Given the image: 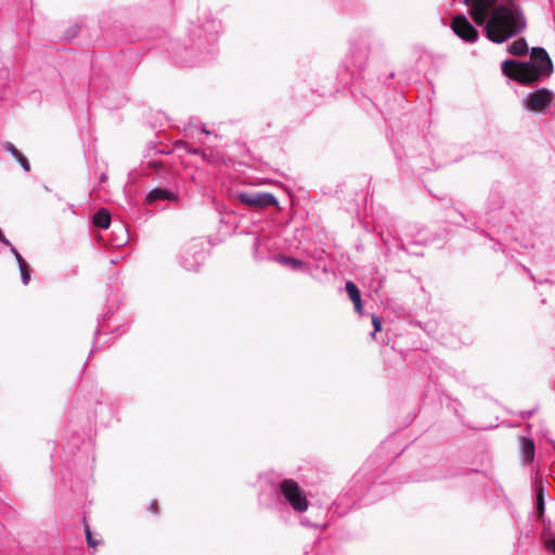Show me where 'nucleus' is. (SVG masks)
Returning a JSON list of instances; mask_svg holds the SVG:
<instances>
[{"mask_svg": "<svg viewBox=\"0 0 555 555\" xmlns=\"http://www.w3.org/2000/svg\"><path fill=\"white\" fill-rule=\"evenodd\" d=\"M488 40L503 43L522 33L526 17L517 0H463Z\"/></svg>", "mask_w": 555, "mask_h": 555, "instance_id": "nucleus-1", "label": "nucleus"}, {"mask_svg": "<svg viewBox=\"0 0 555 555\" xmlns=\"http://www.w3.org/2000/svg\"><path fill=\"white\" fill-rule=\"evenodd\" d=\"M501 70L505 77L522 86H531L548 78L554 70V66L544 48L533 47L530 50V60L506 59L501 63Z\"/></svg>", "mask_w": 555, "mask_h": 555, "instance_id": "nucleus-2", "label": "nucleus"}, {"mask_svg": "<svg viewBox=\"0 0 555 555\" xmlns=\"http://www.w3.org/2000/svg\"><path fill=\"white\" fill-rule=\"evenodd\" d=\"M272 496L266 500V494L259 495L261 506L284 518V515L292 509L296 514L305 513L310 503L305 489L294 479L284 478L272 487Z\"/></svg>", "mask_w": 555, "mask_h": 555, "instance_id": "nucleus-3", "label": "nucleus"}, {"mask_svg": "<svg viewBox=\"0 0 555 555\" xmlns=\"http://www.w3.org/2000/svg\"><path fill=\"white\" fill-rule=\"evenodd\" d=\"M220 31L221 22L215 18H208L190 30L192 40L190 53H198L196 63L206 62L215 55Z\"/></svg>", "mask_w": 555, "mask_h": 555, "instance_id": "nucleus-4", "label": "nucleus"}, {"mask_svg": "<svg viewBox=\"0 0 555 555\" xmlns=\"http://www.w3.org/2000/svg\"><path fill=\"white\" fill-rule=\"evenodd\" d=\"M373 35L370 31L361 33L350 42V50L344 61V66L350 73L352 80H360L366 68Z\"/></svg>", "mask_w": 555, "mask_h": 555, "instance_id": "nucleus-5", "label": "nucleus"}, {"mask_svg": "<svg viewBox=\"0 0 555 555\" xmlns=\"http://www.w3.org/2000/svg\"><path fill=\"white\" fill-rule=\"evenodd\" d=\"M205 260L206 249L202 238H192L182 246L179 254V262L188 271H198Z\"/></svg>", "mask_w": 555, "mask_h": 555, "instance_id": "nucleus-6", "label": "nucleus"}, {"mask_svg": "<svg viewBox=\"0 0 555 555\" xmlns=\"http://www.w3.org/2000/svg\"><path fill=\"white\" fill-rule=\"evenodd\" d=\"M555 101V93L545 87L528 92L522 99V107L530 113L547 114Z\"/></svg>", "mask_w": 555, "mask_h": 555, "instance_id": "nucleus-7", "label": "nucleus"}, {"mask_svg": "<svg viewBox=\"0 0 555 555\" xmlns=\"http://www.w3.org/2000/svg\"><path fill=\"white\" fill-rule=\"evenodd\" d=\"M234 198L240 201L242 204L255 209L280 207L276 196L270 192L243 191L235 193Z\"/></svg>", "mask_w": 555, "mask_h": 555, "instance_id": "nucleus-8", "label": "nucleus"}, {"mask_svg": "<svg viewBox=\"0 0 555 555\" xmlns=\"http://www.w3.org/2000/svg\"><path fill=\"white\" fill-rule=\"evenodd\" d=\"M451 29L461 40L467 43H474L479 39L477 28L464 14H459L453 17Z\"/></svg>", "mask_w": 555, "mask_h": 555, "instance_id": "nucleus-9", "label": "nucleus"}, {"mask_svg": "<svg viewBox=\"0 0 555 555\" xmlns=\"http://www.w3.org/2000/svg\"><path fill=\"white\" fill-rule=\"evenodd\" d=\"M94 416L104 426L111 425L115 418L113 401L106 399L103 393H101L100 399L96 401Z\"/></svg>", "mask_w": 555, "mask_h": 555, "instance_id": "nucleus-10", "label": "nucleus"}, {"mask_svg": "<svg viewBox=\"0 0 555 555\" xmlns=\"http://www.w3.org/2000/svg\"><path fill=\"white\" fill-rule=\"evenodd\" d=\"M251 249L253 258L257 262L272 261L271 258L275 255L271 253V242L268 236H254Z\"/></svg>", "mask_w": 555, "mask_h": 555, "instance_id": "nucleus-11", "label": "nucleus"}, {"mask_svg": "<svg viewBox=\"0 0 555 555\" xmlns=\"http://www.w3.org/2000/svg\"><path fill=\"white\" fill-rule=\"evenodd\" d=\"M272 262H276L285 268H288L292 271H300L313 276V272L311 267L306 263L304 260L284 255V254H275L272 256Z\"/></svg>", "mask_w": 555, "mask_h": 555, "instance_id": "nucleus-12", "label": "nucleus"}, {"mask_svg": "<svg viewBox=\"0 0 555 555\" xmlns=\"http://www.w3.org/2000/svg\"><path fill=\"white\" fill-rule=\"evenodd\" d=\"M143 166V172L146 176H152V172H149L147 169L155 171V177H153V180H160L162 182H169L172 180V173L171 171L160 162L157 159H147L142 163Z\"/></svg>", "mask_w": 555, "mask_h": 555, "instance_id": "nucleus-13", "label": "nucleus"}, {"mask_svg": "<svg viewBox=\"0 0 555 555\" xmlns=\"http://www.w3.org/2000/svg\"><path fill=\"white\" fill-rule=\"evenodd\" d=\"M178 193L171 191L167 186H156L149 191L145 195V202L149 205H153L157 202H178Z\"/></svg>", "mask_w": 555, "mask_h": 555, "instance_id": "nucleus-14", "label": "nucleus"}, {"mask_svg": "<svg viewBox=\"0 0 555 555\" xmlns=\"http://www.w3.org/2000/svg\"><path fill=\"white\" fill-rule=\"evenodd\" d=\"M534 508L538 519L541 521L543 519H546L544 517L545 513V487L542 482V480H535L534 481Z\"/></svg>", "mask_w": 555, "mask_h": 555, "instance_id": "nucleus-15", "label": "nucleus"}, {"mask_svg": "<svg viewBox=\"0 0 555 555\" xmlns=\"http://www.w3.org/2000/svg\"><path fill=\"white\" fill-rule=\"evenodd\" d=\"M543 525L541 538L544 546L555 553V525L550 519L541 520Z\"/></svg>", "mask_w": 555, "mask_h": 555, "instance_id": "nucleus-16", "label": "nucleus"}, {"mask_svg": "<svg viewBox=\"0 0 555 555\" xmlns=\"http://www.w3.org/2000/svg\"><path fill=\"white\" fill-rule=\"evenodd\" d=\"M346 293L350 300L354 305V310L358 313H362L363 305H362V297L361 292L359 287L353 283L352 281H347L345 285Z\"/></svg>", "mask_w": 555, "mask_h": 555, "instance_id": "nucleus-17", "label": "nucleus"}, {"mask_svg": "<svg viewBox=\"0 0 555 555\" xmlns=\"http://www.w3.org/2000/svg\"><path fill=\"white\" fill-rule=\"evenodd\" d=\"M392 240H393V242L391 243L392 247H395L399 250H402L409 255L423 256L420 245L416 244L415 242H410L406 244L400 237L399 238L393 237Z\"/></svg>", "mask_w": 555, "mask_h": 555, "instance_id": "nucleus-18", "label": "nucleus"}, {"mask_svg": "<svg viewBox=\"0 0 555 555\" xmlns=\"http://www.w3.org/2000/svg\"><path fill=\"white\" fill-rule=\"evenodd\" d=\"M4 150L12 155L26 172L30 171V164L27 157L13 143L5 142Z\"/></svg>", "mask_w": 555, "mask_h": 555, "instance_id": "nucleus-19", "label": "nucleus"}, {"mask_svg": "<svg viewBox=\"0 0 555 555\" xmlns=\"http://www.w3.org/2000/svg\"><path fill=\"white\" fill-rule=\"evenodd\" d=\"M520 450L522 455V461L527 464L534 460L535 448L534 442L530 438L521 437L520 438Z\"/></svg>", "mask_w": 555, "mask_h": 555, "instance_id": "nucleus-20", "label": "nucleus"}, {"mask_svg": "<svg viewBox=\"0 0 555 555\" xmlns=\"http://www.w3.org/2000/svg\"><path fill=\"white\" fill-rule=\"evenodd\" d=\"M111 222V214L105 208L99 209L92 217V223L98 229L106 230L109 228Z\"/></svg>", "mask_w": 555, "mask_h": 555, "instance_id": "nucleus-21", "label": "nucleus"}, {"mask_svg": "<svg viewBox=\"0 0 555 555\" xmlns=\"http://www.w3.org/2000/svg\"><path fill=\"white\" fill-rule=\"evenodd\" d=\"M507 52L515 56H524L528 53V43L525 38H518L506 48Z\"/></svg>", "mask_w": 555, "mask_h": 555, "instance_id": "nucleus-22", "label": "nucleus"}, {"mask_svg": "<svg viewBox=\"0 0 555 555\" xmlns=\"http://www.w3.org/2000/svg\"><path fill=\"white\" fill-rule=\"evenodd\" d=\"M402 150H403V154L404 156L410 160L409 163V166L413 169V170H422V169H427V167L423 166L421 164V160L418 159V157H414L411 152H410V149L406 147L405 144L402 145Z\"/></svg>", "mask_w": 555, "mask_h": 555, "instance_id": "nucleus-23", "label": "nucleus"}, {"mask_svg": "<svg viewBox=\"0 0 555 555\" xmlns=\"http://www.w3.org/2000/svg\"><path fill=\"white\" fill-rule=\"evenodd\" d=\"M488 206L491 210L499 209L503 206V196L498 191H491L489 199H488Z\"/></svg>", "mask_w": 555, "mask_h": 555, "instance_id": "nucleus-24", "label": "nucleus"}, {"mask_svg": "<svg viewBox=\"0 0 555 555\" xmlns=\"http://www.w3.org/2000/svg\"><path fill=\"white\" fill-rule=\"evenodd\" d=\"M17 264L21 273L22 283L24 285H27L30 281L31 269L26 260H22Z\"/></svg>", "mask_w": 555, "mask_h": 555, "instance_id": "nucleus-25", "label": "nucleus"}, {"mask_svg": "<svg viewBox=\"0 0 555 555\" xmlns=\"http://www.w3.org/2000/svg\"><path fill=\"white\" fill-rule=\"evenodd\" d=\"M180 144H181V146H183L185 149V151L189 154L199 155L203 159L206 158V154L203 150L197 149V147H192L188 142H181Z\"/></svg>", "mask_w": 555, "mask_h": 555, "instance_id": "nucleus-26", "label": "nucleus"}, {"mask_svg": "<svg viewBox=\"0 0 555 555\" xmlns=\"http://www.w3.org/2000/svg\"><path fill=\"white\" fill-rule=\"evenodd\" d=\"M85 533H86L87 544L90 547H95L99 544V541L93 539L90 526L88 524L85 525Z\"/></svg>", "mask_w": 555, "mask_h": 555, "instance_id": "nucleus-27", "label": "nucleus"}, {"mask_svg": "<svg viewBox=\"0 0 555 555\" xmlns=\"http://www.w3.org/2000/svg\"><path fill=\"white\" fill-rule=\"evenodd\" d=\"M372 324H373L374 330L371 333V337L374 338L376 333L382 331V322H380L379 318L375 314H372Z\"/></svg>", "mask_w": 555, "mask_h": 555, "instance_id": "nucleus-28", "label": "nucleus"}, {"mask_svg": "<svg viewBox=\"0 0 555 555\" xmlns=\"http://www.w3.org/2000/svg\"><path fill=\"white\" fill-rule=\"evenodd\" d=\"M106 317H103V321H99V324H98V327L94 332V340H93V346L90 350V354L93 353L94 351L99 350V347H95V340H96V337L101 331V328L104 326L103 322L105 321Z\"/></svg>", "mask_w": 555, "mask_h": 555, "instance_id": "nucleus-29", "label": "nucleus"}, {"mask_svg": "<svg viewBox=\"0 0 555 555\" xmlns=\"http://www.w3.org/2000/svg\"><path fill=\"white\" fill-rule=\"evenodd\" d=\"M300 524L302 526H305V527H310V528H322V527H324L321 524H317V522L310 521L307 517H301L300 518Z\"/></svg>", "mask_w": 555, "mask_h": 555, "instance_id": "nucleus-30", "label": "nucleus"}, {"mask_svg": "<svg viewBox=\"0 0 555 555\" xmlns=\"http://www.w3.org/2000/svg\"><path fill=\"white\" fill-rule=\"evenodd\" d=\"M7 246L10 248V251L14 256L17 263H20V261H22V260H25L23 258V256L21 255V253L16 249L15 246H13L12 243H11V245H7Z\"/></svg>", "mask_w": 555, "mask_h": 555, "instance_id": "nucleus-31", "label": "nucleus"}, {"mask_svg": "<svg viewBox=\"0 0 555 555\" xmlns=\"http://www.w3.org/2000/svg\"><path fill=\"white\" fill-rule=\"evenodd\" d=\"M459 214L465 222H469V225H467L468 229H472L474 231H479V225L476 222H470V219L465 214L460 212V211H459Z\"/></svg>", "mask_w": 555, "mask_h": 555, "instance_id": "nucleus-32", "label": "nucleus"}, {"mask_svg": "<svg viewBox=\"0 0 555 555\" xmlns=\"http://www.w3.org/2000/svg\"><path fill=\"white\" fill-rule=\"evenodd\" d=\"M535 411H537V408H533L528 411H520L519 416L521 420H527V418L531 417L535 413Z\"/></svg>", "mask_w": 555, "mask_h": 555, "instance_id": "nucleus-33", "label": "nucleus"}, {"mask_svg": "<svg viewBox=\"0 0 555 555\" xmlns=\"http://www.w3.org/2000/svg\"><path fill=\"white\" fill-rule=\"evenodd\" d=\"M364 469H365V468H362L361 470H359V472L356 474V476H354V477H353V479H352V483H356V482H358V481H360V480H361V478L364 476Z\"/></svg>", "mask_w": 555, "mask_h": 555, "instance_id": "nucleus-34", "label": "nucleus"}, {"mask_svg": "<svg viewBox=\"0 0 555 555\" xmlns=\"http://www.w3.org/2000/svg\"><path fill=\"white\" fill-rule=\"evenodd\" d=\"M382 485H383V482H376V481H373V482H371V485H370V489H369V490H370V491H372V492H374V493H376V492H377L378 487H380Z\"/></svg>", "mask_w": 555, "mask_h": 555, "instance_id": "nucleus-35", "label": "nucleus"}, {"mask_svg": "<svg viewBox=\"0 0 555 555\" xmlns=\"http://www.w3.org/2000/svg\"><path fill=\"white\" fill-rule=\"evenodd\" d=\"M157 508H158L157 502L156 501H152L151 504H150V511L153 514H157Z\"/></svg>", "mask_w": 555, "mask_h": 555, "instance_id": "nucleus-36", "label": "nucleus"}, {"mask_svg": "<svg viewBox=\"0 0 555 555\" xmlns=\"http://www.w3.org/2000/svg\"><path fill=\"white\" fill-rule=\"evenodd\" d=\"M382 240L385 243V245H387V246L390 245L388 234H386L385 232L382 233Z\"/></svg>", "mask_w": 555, "mask_h": 555, "instance_id": "nucleus-37", "label": "nucleus"}, {"mask_svg": "<svg viewBox=\"0 0 555 555\" xmlns=\"http://www.w3.org/2000/svg\"><path fill=\"white\" fill-rule=\"evenodd\" d=\"M76 33H77V31H76V28H70V29L68 30V33L66 34V37H67V38L75 37Z\"/></svg>", "mask_w": 555, "mask_h": 555, "instance_id": "nucleus-38", "label": "nucleus"}, {"mask_svg": "<svg viewBox=\"0 0 555 555\" xmlns=\"http://www.w3.org/2000/svg\"><path fill=\"white\" fill-rule=\"evenodd\" d=\"M393 152H395L397 158L401 162L402 160V156H401L400 152L395 146H393Z\"/></svg>", "mask_w": 555, "mask_h": 555, "instance_id": "nucleus-39", "label": "nucleus"}, {"mask_svg": "<svg viewBox=\"0 0 555 555\" xmlns=\"http://www.w3.org/2000/svg\"><path fill=\"white\" fill-rule=\"evenodd\" d=\"M127 241H128V233H126L125 237H124L120 242H118V243H117V245L121 246V245H124Z\"/></svg>", "mask_w": 555, "mask_h": 555, "instance_id": "nucleus-40", "label": "nucleus"}, {"mask_svg": "<svg viewBox=\"0 0 555 555\" xmlns=\"http://www.w3.org/2000/svg\"><path fill=\"white\" fill-rule=\"evenodd\" d=\"M107 180V176L105 173H102L100 177L101 182H105Z\"/></svg>", "mask_w": 555, "mask_h": 555, "instance_id": "nucleus-41", "label": "nucleus"}, {"mask_svg": "<svg viewBox=\"0 0 555 555\" xmlns=\"http://www.w3.org/2000/svg\"><path fill=\"white\" fill-rule=\"evenodd\" d=\"M201 132H202V133H205V134H210V131H209V130H207L205 127H202V128H201Z\"/></svg>", "mask_w": 555, "mask_h": 555, "instance_id": "nucleus-42", "label": "nucleus"}, {"mask_svg": "<svg viewBox=\"0 0 555 555\" xmlns=\"http://www.w3.org/2000/svg\"><path fill=\"white\" fill-rule=\"evenodd\" d=\"M447 477H448V476L446 475V476H431L430 478H431V479H438V478H447Z\"/></svg>", "mask_w": 555, "mask_h": 555, "instance_id": "nucleus-43", "label": "nucleus"}, {"mask_svg": "<svg viewBox=\"0 0 555 555\" xmlns=\"http://www.w3.org/2000/svg\"><path fill=\"white\" fill-rule=\"evenodd\" d=\"M343 500H344V495H340V496L338 498V501H339V503H338V504H341V503H343Z\"/></svg>", "mask_w": 555, "mask_h": 555, "instance_id": "nucleus-44", "label": "nucleus"}, {"mask_svg": "<svg viewBox=\"0 0 555 555\" xmlns=\"http://www.w3.org/2000/svg\"><path fill=\"white\" fill-rule=\"evenodd\" d=\"M155 152H156V153H159V154H163V153H164V151H162V150H159V149H156V147H155Z\"/></svg>", "mask_w": 555, "mask_h": 555, "instance_id": "nucleus-45", "label": "nucleus"}, {"mask_svg": "<svg viewBox=\"0 0 555 555\" xmlns=\"http://www.w3.org/2000/svg\"><path fill=\"white\" fill-rule=\"evenodd\" d=\"M322 271H323L324 273H327V268H326V267H323Z\"/></svg>", "mask_w": 555, "mask_h": 555, "instance_id": "nucleus-46", "label": "nucleus"}, {"mask_svg": "<svg viewBox=\"0 0 555 555\" xmlns=\"http://www.w3.org/2000/svg\"><path fill=\"white\" fill-rule=\"evenodd\" d=\"M91 80H92V82H94V80H95L94 73L92 74Z\"/></svg>", "mask_w": 555, "mask_h": 555, "instance_id": "nucleus-47", "label": "nucleus"}, {"mask_svg": "<svg viewBox=\"0 0 555 555\" xmlns=\"http://www.w3.org/2000/svg\"><path fill=\"white\" fill-rule=\"evenodd\" d=\"M554 449H555V442H553Z\"/></svg>", "mask_w": 555, "mask_h": 555, "instance_id": "nucleus-48", "label": "nucleus"}]
</instances>
